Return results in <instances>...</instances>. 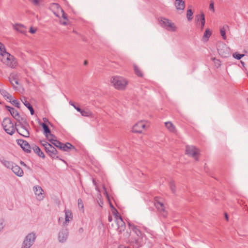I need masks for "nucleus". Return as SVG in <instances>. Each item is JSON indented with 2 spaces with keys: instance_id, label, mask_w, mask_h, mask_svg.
Segmentation results:
<instances>
[{
  "instance_id": "72a5a7b5",
  "label": "nucleus",
  "mask_w": 248,
  "mask_h": 248,
  "mask_svg": "<svg viewBox=\"0 0 248 248\" xmlns=\"http://www.w3.org/2000/svg\"><path fill=\"white\" fill-rule=\"evenodd\" d=\"M134 71L135 74L139 77H142L143 74L140 68L136 65H134Z\"/></svg>"
},
{
  "instance_id": "6e6552de",
  "label": "nucleus",
  "mask_w": 248,
  "mask_h": 248,
  "mask_svg": "<svg viewBox=\"0 0 248 248\" xmlns=\"http://www.w3.org/2000/svg\"><path fill=\"white\" fill-rule=\"evenodd\" d=\"M149 126L147 122L140 121L136 123L132 127V131L134 133H141Z\"/></svg>"
},
{
  "instance_id": "7c9ffc66",
  "label": "nucleus",
  "mask_w": 248,
  "mask_h": 248,
  "mask_svg": "<svg viewBox=\"0 0 248 248\" xmlns=\"http://www.w3.org/2000/svg\"><path fill=\"white\" fill-rule=\"evenodd\" d=\"M0 93L3 97L11 100L12 97V96L6 90L4 89H0Z\"/></svg>"
},
{
  "instance_id": "2f4dec72",
  "label": "nucleus",
  "mask_w": 248,
  "mask_h": 248,
  "mask_svg": "<svg viewBox=\"0 0 248 248\" xmlns=\"http://www.w3.org/2000/svg\"><path fill=\"white\" fill-rule=\"evenodd\" d=\"M211 31L208 29H206L204 35L203 36V39L205 41H207L208 40L210 36H211Z\"/></svg>"
},
{
  "instance_id": "cd10ccee",
  "label": "nucleus",
  "mask_w": 248,
  "mask_h": 248,
  "mask_svg": "<svg viewBox=\"0 0 248 248\" xmlns=\"http://www.w3.org/2000/svg\"><path fill=\"white\" fill-rule=\"evenodd\" d=\"M33 5L36 7L43 6L45 4L44 0H29Z\"/></svg>"
},
{
  "instance_id": "f704fd0d",
  "label": "nucleus",
  "mask_w": 248,
  "mask_h": 248,
  "mask_svg": "<svg viewBox=\"0 0 248 248\" xmlns=\"http://www.w3.org/2000/svg\"><path fill=\"white\" fill-rule=\"evenodd\" d=\"M46 137L47 138V139L51 143L54 141V140H56V137H55L54 135L52 134L51 132L50 133V134H48L47 135H46Z\"/></svg>"
},
{
  "instance_id": "c03bdc74",
  "label": "nucleus",
  "mask_w": 248,
  "mask_h": 248,
  "mask_svg": "<svg viewBox=\"0 0 248 248\" xmlns=\"http://www.w3.org/2000/svg\"><path fill=\"white\" fill-rule=\"evenodd\" d=\"M209 9L213 12H215L214 3L213 0L210 1V5H209Z\"/></svg>"
},
{
  "instance_id": "3c124183",
  "label": "nucleus",
  "mask_w": 248,
  "mask_h": 248,
  "mask_svg": "<svg viewBox=\"0 0 248 248\" xmlns=\"http://www.w3.org/2000/svg\"><path fill=\"white\" fill-rule=\"evenodd\" d=\"M130 231L128 232V231H126V232L124 233V235L125 237H129L130 236Z\"/></svg>"
},
{
  "instance_id": "a211bd4d",
  "label": "nucleus",
  "mask_w": 248,
  "mask_h": 248,
  "mask_svg": "<svg viewBox=\"0 0 248 248\" xmlns=\"http://www.w3.org/2000/svg\"><path fill=\"white\" fill-rule=\"evenodd\" d=\"M11 170L17 176L22 177L23 175L24 172L22 169L16 163L13 165Z\"/></svg>"
},
{
  "instance_id": "2eb2a0df",
  "label": "nucleus",
  "mask_w": 248,
  "mask_h": 248,
  "mask_svg": "<svg viewBox=\"0 0 248 248\" xmlns=\"http://www.w3.org/2000/svg\"><path fill=\"white\" fill-rule=\"evenodd\" d=\"M68 232L66 229H62L58 233V240L59 242H65L68 237Z\"/></svg>"
},
{
  "instance_id": "f8f14e48",
  "label": "nucleus",
  "mask_w": 248,
  "mask_h": 248,
  "mask_svg": "<svg viewBox=\"0 0 248 248\" xmlns=\"http://www.w3.org/2000/svg\"><path fill=\"white\" fill-rule=\"evenodd\" d=\"M45 151L46 153L52 158H58L57 156V151L56 148L50 144H46Z\"/></svg>"
},
{
  "instance_id": "8fccbe9b",
  "label": "nucleus",
  "mask_w": 248,
  "mask_h": 248,
  "mask_svg": "<svg viewBox=\"0 0 248 248\" xmlns=\"http://www.w3.org/2000/svg\"><path fill=\"white\" fill-rule=\"evenodd\" d=\"M4 226L3 221L0 220V232L3 230Z\"/></svg>"
},
{
  "instance_id": "b1692460",
  "label": "nucleus",
  "mask_w": 248,
  "mask_h": 248,
  "mask_svg": "<svg viewBox=\"0 0 248 248\" xmlns=\"http://www.w3.org/2000/svg\"><path fill=\"white\" fill-rule=\"evenodd\" d=\"M167 129L170 132L175 133L176 132L175 126L170 122H167L165 123Z\"/></svg>"
},
{
  "instance_id": "680f3d73",
  "label": "nucleus",
  "mask_w": 248,
  "mask_h": 248,
  "mask_svg": "<svg viewBox=\"0 0 248 248\" xmlns=\"http://www.w3.org/2000/svg\"><path fill=\"white\" fill-rule=\"evenodd\" d=\"M43 120H44L45 122H46V121L47 120V119H46V118H44V119H43Z\"/></svg>"
},
{
  "instance_id": "de8ad7c7",
  "label": "nucleus",
  "mask_w": 248,
  "mask_h": 248,
  "mask_svg": "<svg viewBox=\"0 0 248 248\" xmlns=\"http://www.w3.org/2000/svg\"><path fill=\"white\" fill-rule=\"evenodd\" d=\"M41 144L44 147L45 150L46 149V144H49L48 142L45 140H41L40 141Z\"/></svg>"
},
{
  "instance_id": "052dcab7",
  "label": "nucleus",
  "mask_w": 248,
  "mask_h": 248,
  "mask_svg": "<svg viewBox=\"0 0 248 248\" xmlns=\"http://www.w3.org/2000/svg\"><path fill=\"white\" fill-rule=\"evenodd\" d=\"M87 61H85L84 62V64L86 65V64H87Z\"/></svg>"
},
{
  "instance_id": "c9c22d12",
  "label": "nucleus",
  "mask_w": 248,
  "mask_h": 248,
  "mask_svg": "<svg viewBox=\"0 0 248 248\" xmlns=\"http://www.w3.org/2000/svg\"><path fill=\"white\" fill-rule=\"evenodd\" d=\"M51 143L53 144V145H54L58 148H59L60 149H61V147L62 144V143L57 140L56 139L54 140V141H53Z\"/></svg>"
},
{
  "instance_id": "e433bc0d",
  "label": "nucleus",
  "mask_w": 248,
  "mask_h": 248,
  "mask_svg": "<svg viewBox=\"0 0 248 248\" xmlns=\"http://www.w3.org/2000/svg\"><path fill=\"white\" fill-rule=\"evenodd\" d=\"M193 12L191 9H188L187 11L186 17L189 21H190L192 19Z\"/></svg>"
},
{
  "instance_id": "5fc2aeb1",
  "label": "nucleus",
  "mask_w": 248,
  "mask_h": 248,
  "mask_svg": "<svg viewBox=\"0 0 248 248\" xmlns=\"http://www.w3.org/2000/svg\"><path fill=\"white\" fill-rule=\"evenodd\" d=\"M112 217L111 216H109L108 217V221L109 222H111L112 221Z\"/></svg>"
},
{
  "instance_id": "a18cd8bd",
  "label": "nucleus",
  "mask_w": 248,
  "mask_h": 248,
  "mask_svg": "<svg viewBox=\"0 0 248 248\" xmlns=\"http://www.w3.org/2000/svg\"><path fill=\"white\" fill-rule=\"evenodd\" d=\"M4 52H6L4 46L1 43H0V54L2 56V54L4 53Z\"/></svg>"
},
{
  "instance_id": "9b49d317",
  "label": "nucleus",
  "mask_w": 248,
  "mask_h": 248,
  "mask_svg": "<svg viewBox=\"0 0 248 248\" xmlns=\"http://www.w3.org/2000/svg\"><path fill=\"white\" fill-rule=\"evenodd\" d=\"M219 54L222 57L227 58L230 56L228 47L225 44H221L217 48Z\"/></svg>"
},
{
  "instance_id": "aec40b11",
  "label": "nucleus",
  "mask_w": 248,
  "mask_h": 248,
  "mask_svg": "<svg viewBox=\"0 0 248 248\" xmlns=\"http://www.w3.org/2000/svg\"><path fill=\"white\" fill-rule=\"evenodd\" d=\"M13 27L15 30L21 33L25 34L27 32L26 27L22 24H16L13 25Z\"/></svg>"
},
{
  "instance_id": "473e14b6",
  "label": "nucleus",
  "mask_w": 248,
  "mask_h": 248,
  "mask_svg": "<svg viewBox=\"0 0 248 248\" xmlns=\"http://www.w3.org/2000/svg\"><path fill=\"white\" fill-rule=\"evenodd\" d=\"M41 125L44 129V134L45 136H46L48 134H50V133L51 132L48 126L46 124H45V123H42L41 124Z\"/></svg>"
},
{
  "instance_id": "37998d69",
  "label": "nucleus",
  "mask_w": 248,
  "mask_h": 248,
  "mask_svg": "<svg viewBox=\"0 0 248 248\" xmlns=\"http://www.w3.org/2000/svg\"><path fill=\"white\" fill-rule=\"evenodd\" d=\"M220 33L221 35L222 36L223 38L224 39H226V36L225 31L224 28H222L220 29Z\"/></svg>"
},
{
  "instance_id": "4c0bfd02",
  "label": "nucleus",
  "mask_w": 248,
  "mask_h": 248,
  "mask_svg": "<svg viewBox=\"0 0 248 248\" xmlns=\"http://www.w3.org/2000/svg\"><path fill=\"white\" fill-rule=\"evenodd\" d=\"M212 60L214 62L215 66L217 67H219L220 66L221 62H220V61L219 60L215 58H212Z\"/></svg>"
},
{
  "instance_id": "5701e85b",
  "label": "nucleus",
  "mask_w": 248,
  "mask_h": 248,
  "mask_svg": "<svg viewBox=\"0 0 248 248\" xmlns=\"http://www.w3.org/2000/svg\"><path fill=\"white\" fill-rule=\"evenodd\" d=\"M21 100L24 105L30 110L31 114L33 115L34 114L33 108L31 104L27 100L26 98L23 97L21 98Z\"/></svg>"
},
{
  "instance_id": "79ce46f5",
  "label": "nucleus",
  "mask_w": 248,
  "mask_h": 248,
  "mask_svg": "<svg viewBox=\"0 0 248 248\" xmlns=\"http://www.w3.org/2000/svg\"><path fill=\"white\" fill-rule=\"evenodd\" d=\"M78 206L79 209H81L83 210L84 209V205L82 202V201L81 199H78Z\"/></svg>"
},
{
  "instance_id": "dca6fc26",
  "label": "nucleus",
  "mask_w": 248,
  "mask_h": 248,
  "mask_svg": "<svg viewBox=\"0 0 248 248\" xmlns=\"http://www.w3.org/2000/svg\"><path fill=\"white\" fill-rule=\"evenodd\" d=\"M116 222L118 226V230L120 232H122L125 229V223L124 222L121 216L115 215Z\"/></svg>"
},
{
  "instance_id": "1a4fd4ad",
  "label": "nucleus",
  "mask_w": 248,
  "mask_h": 248,
  "mask_svg": "<svg viewBox=\"0 0 248 248\" xmlns=\"http://www.w3.org/2000/svg\"><path fill=\"white\" fill-rule=\"evenodd\" d=\"M154 204L158 211L160 212L162 216L164 217H166L167 216V212L166 210V208L164 204L160 201V199L157 198H155V199Z\"/></svg>"
},
{
  "instance_id": "423d86ee",
  "label": "nucleus",
  "mask_w": 248,
  "mask_h": 248,
  "mask_svg": "<svg viewBox=\"0 0 248 248\" xmlns=\"http://www.w3.org/2000/svg\"><path fill=\"white\" fill-rule=\"evenodd\" d=\"M2 127L5 131L10 135H12L15 132L13 123L9 118H5L2 123Z\"/></svg>"
},
{
  "instance_id": "4468645a",
  "label": "nucleus",
  "mask_w": 248,
  "mask_h": 248,
  "mask_svg": "<svg viewBox=\"0 0 248 248\" xmlns=\"http://www.w3.org/2000/svg\"><path fill=\"white\" fill-rule=\"evenodd\" d=\"M9 81L15 90H17V87L15 84H18V76L16 73H12L9 77Z\"/></svg>"
},
{
  "instance_id": "393cba45",
  "label": "nucleus",
  "mask_w": 248,
  "mask_h": 248,
  "mask_svg": "<svg viewBox=\"0 0 248 248\" xmlns=\"http://www.w3.org/2000/svg\"><path fill=\"white\" fill-rule=\"evenodd\" d=\"M196 18L197 19V20L200 21L201 23V30H203L204 25H205V16L203 14V13H202L201 15H199L196 16Z\"/></svg>"
},
{
  "instance_id": "0eeeda50",
  "label": "nucleus",
  "mask_w": 248,
  "mask_h": 248,
  "mask_svg": "<svg viewBox=\"0 0 248 248\" xmlns=\"http://www.w3.org/2000/svg\"><path fill=\"white\" fill-rule=\"evenodd\" d=\"M159 21L161 26L165 28L167 30L170 31H175L176 27L174 23H172L170 20L166 18L161 17L159 19Z\"/></svg>"
},
{
  "instance_id": "bb28decb",
  "label": "nucleus",
  "mask_w": 248,
  "mask_h": 248,
  "mask_svg": "<svg viewBox=\"0 0 248 248\" xmlns=\"http://www.w3.org/2000/svg\"><path fill=\"white\" fill-rule=\"evenodd\" d=\"M7 108L14 118L16 119L19 118V116L17 110L10 107H7Z\"/></svg>"
},
{
  "instance_id": "7ed1b4c3",
  "label": "nucleus",
  "mask_w": 248,
  "mask_h": 248,
  "mask_svg": "<svg viewBox=\"0 0 248 248\" xmlns=\"http://www.w3.org/2000/svg\"><path fill=\"white\" fill-rule=\"evenodd\" d=\"M2 56L1 61L3 63L11 68H15L16 67L17 62L13 56L7 52H4Z\"/></svg>"
},
{
  "instance_id": "864d4df0",
  "label": "nucleus",
  "mask_w": 248,
  "mask_h": 248,
  "mask_svg": "<svg viewBox=\"0 0 248 248\" xmlns=\"http://www.w3.org/2000/svg\"><path fill=\"white\" fill-rule=\"evenodd\" d=\"M78 232L79 233H82L83 232V229L82 228H80L78 230Z\"/></svg>"
},
{
  "instance_id": "4be33fe9",
  "label": "nucleus",
  "mask_w": 248,
  "mask_h": 248,
  "mask_svg": "<svg viewBox=\"0 0 248 248\" xmlns=\"http://www.w3.org/2000/svg\"><path fill=\"white\" fill-rule=\"evenodd\" d=\"M0 162L6 168L9 169H12L15 163L12 161L6 160L4 158H0Z\"/></svg>"
},
{
  "instance_id": "9d476101",
  "label": "nucleus",
  "mask_w": 248,
  "mask_h": 248,
  "mask_svg": "<svg viewBox=\"0 0 248 248\" xmlns=\"http://www.w3.org/2000/svg\"><path fill=\"white\" fill-rule=\"evenodd\" d=\"M186 152L187 155L194 158L196 160H198V156L200 154V150L193 146H186Z\"/></svg>"
},
{
  "instance_id": "bf43d9fd",
  "label": "nucleus",
  "mask_w": 248,
  "mask_h": 248,
  "mask_svg": "<svg viewBox=\"0 0 248 248\" xmlns=\"http://www.w3.org/2000/svg\"><path fill=\"white\" fill-rule=\"evenodd\" d=\"M61 219H62V218H59V222H60Z\"/></svg>"
},
{
  "instance_id": "f257e3e1",
  "label": "nucleus",
  "mask_w": 248,
  "mask_h": 248,
  "mask_svg": "<svg viewBox=\"0 0 248 248\" xmlns=\"http://www.w3.org/2000/svg\"><path fill=\"white\" fill-rule=\"evenodd\" d=\"M111 83L115 89L119 90H124L128 84V81L120 76H114L110 79Z\"/></svg>"
},
{
  "instance_id": "f03ea898",
  "label": "nucleus",
  "mask_w": 248,
  "mask_h": 248,
  "mask_svg": "<svg viewBox=\"0 0 248 248\" xmlns=\"http://www.w3.org/2000/svg\"><path fill=\"white\" fill-rule=\"evenodd\" d=\"M129 225L131 227V229L132 230L133 233L136 235V236L133 238V237H130L128 239V241L129 243L133 244V246L135 248H139L141 246V244L139 242V237L141 235V232L135 225H132L130 224H129Z\"/></svg>"
},
{
  "instance_id": "13d9d810",
  "label": "nucleus",
  "mask_w": 248,
  "mask_h": 248,
  "mask_svg": "<svg viewBox=\"0 0 248 248\" xmlns=\"http://www.w3.org/2000/svg\"><path fill=\"white\" fill-rule=\"evenodd\" d=\"M225 218H226V219L227 220H228V216L227 214H225Z\"/></svg>"
},
{
  "instance_id": "f3484780",
  "label": "nucleus",
  "mask_w": 248,
  "mask_h": 248,
  "mask_svg": "<svg viewBox=\"0 0 248 248\" xmlns=\"http://www.w3.org/2000/svg\"><path fill=\"white\" fill-rule=\"evenodd\" d=\"M33 189L37 199L39 200H43L44 198L43 192L44 191L42 187L39 186H36L33 187Z\"/></svg>"
},
{
  "instance_id": "4d7b16f0",
  "label": "nucleus",
  "mask_w": 248,
  "mask_h": 248,
  "mask_svg": "<svg viewBox=\"0 0 248 248\" xmlns=\"http://www.w3.org/2000/svg\"><path fill=\"white\" fill-rule=\"evenodd\" d=\"M20 163H21V164H22V165H23V166H26V164H25V163H24V162H23V161H21V162H20Z\"/></svg>"
},
{
  "instance_id": "6e6d98bb",
  "label": "nucleus",
  "mask_w": 248,
  "mask_h": 248,
  "mask_svg": "<svg viewBox=\"0 0 248 248\" xmlns=\"http://www.w3.org/2000/svg\"><path fill=\"white\" fill-rule=\"evenodd\" d=\"M61 23L63 25H66L67 24V22L66 21H61Z\"/></svg>"
},
{
  "instance_id": "58836bf2",
  "label": "nucleus",
  "mask_w": 248,
  "mask_h": 248,
  "mask_svg": "<svg viewBox=\"0 0 248 248\" xmlns=\"http://www.w3.org/2000/svg\"><path fill=\"white\" fill-rule=\"evenodd\" d=\"M244 55V54H240L237 53L233 54V57L237 60H240Z\"/></svg>"
},
{
  "instance_id": "20e7f679",
  "label": "nucleus",
  "mask_w": 248,
  "mask_h": 248,
  "mask_svg": "<svg viewBox=\"0 0 248 248\" xmlns=\"http://www.w3.org/2000/svg\"><path fill=\"white\" fill-rule=\"evenodd\" d=\"M30 126L28 122L26 121L22 123H20L16 127L17 132L21 136L26 138H28L30 136Z\"/></svg>"
},
{
  "instance_id": "49530a36",
  "label": "nucleus",
  "mask_w": 248,
  "mask_h": 248,
  "mask_svg": "<svg viewBox=\"0 0 248 248\" xmlns=\"http://www.w3.org/2000/svg\"><path fill=\"white\" fill-rule=\"evenodd\" d=\"M69 104L73 106L78 111H81V108L78 107H77L73 102L70 101Z\"/></svg>"
},
{
  "instance_id": "c85d7f7f",
  "label": "nucleus",
  "mask_w": 248,
  "mask_h": 248,
  "mask_svg": "<svg viewBox=\"0 0 248 248\" xmlns=\"http://www.w3.org/2000/svg\"><path fill=\"white\" fill-rule=\"evenodd\" d=\"M32 149H33V151L36 154H37L39 157H42L43 158H45V156L44 154L43 153V152H42L41 151V150L39 147L35 145L32 147Z\"/></svg>"
},
{
  "instance_id": "412c9836",
  "label": "nucleus",
  "mask_w": 248,
  "mask_h": 248,
  "mask_svg": "<svg viewBox=\"0 0 248 248\" xmlns=\"http://www.w3.org/2000/svg\"><path fill=\"white\" fill-rule=\"evenodd\" d=\"M175 6L178 10H184L185 7V2L183 0H175Z\"/></svg>"
},
{
  "instance_id": "ea45409f",
  "label": "nucleus",
  "mask_w": 248,
  "mask_h": 248,
  "mask_svg": "<svg viewBox=\"0 0 248 248\" xmlns=\"http://www.w3.org/2000/svg\"><path fill=\"white\" fill-rule=\"evenodd\" d=\"M170 187L171 191L172 193H175V186L173 182H171L170 183Z\"/></svg>"
},
{
  "instance_id": "39448f33",
  "label": "nucleus",
  "mask_w": 248,
  "mask_h": 248,
  "mask_svg": "<svg viewBox=\"0 0 248 248\" xmlns=\"http://www.w3.org/2000/svg\"><path fill=\"white\" fill-rule=\"evenodd\" d=\"M36 238L34 232L29 233L25 238L21 248H30L34 244Z\"/></svg>"
},
{
  "instance_id": "09e8293b",
  "label": "nucleus",
  "mask_w": 248,
  "mask_h": 248,
  "mask_svg": "<svg viewBox=\"0 0 248 248\" xmlns=\"http://www.w3.org/2000/svg\"><path fill=\"white\" fill-rule=\"evenodd\" d=\"M37 29L31 27L30 29V32L32 34H34L36 32Z\"/></svg>"
},
{
  "instance_id": "6ab92c4d",
  "label": "nucleus",
  "mask_w": 248,
  "mask_h": 248,
  "mask_svg": "<svg viewBox=\"0 0 248 248\" xmlns=\"http://www.w3.org/2000/svg\"><path fill=\"white\" fill-rule=\"evenodd\" d=\"M65 213V221L62 223L63 225H66L70 221L73 219V215L71 211L69 210L65 209L64 210Z\"/></svg>"
},
{
  "instance_id": "a878e982",
  "label": "nucleus",
  "mask_w": 248,
  "mask_h": 248,
  "mask_svg": "<svg viewBox=\"0 0 248 248\" xmlns=\"http://www.w3.org/2000/svg\"><path fill=\"white\" fill-rule=\"evenodd\" d=\"M81 115L84 117L93 118V114L88 109L82 110L81 109V111H79Z\"/></svg>"
},
{
  "instance_id": "a19ab883",
  "label": "nucleus",
  "mask_w": 248,
  "mask_h": 248,
  "mask_svg": "<svg viewBox=\"0 0 248 248\" xmlns=\"http://www.w3.org/2000/svg\"><path fill=\"white\" fill-rule=\"evenodd\" d=\"M10 100V102L15 105L16 107L18 108L20 107V103L17 100L14 99L12 101H11V100Z\"/></svg>"
},
{
  "instance_id": "603ef678",
  "label": "nucleus",
  "mask_w": 248,
  "mask_h": 248,
  "mask_svg": "<svg viewBox=\"0 0 248 248\" xmlns=\"http://www.w3.org/2000/svg\"><path fill=\"white\" fill-rule=\"evenodd\" d=\"M62 17L65 19H67L66 15L65 14V13H64L63 10H62Z\"/></svg>"
},
{
  "instance_id": "ddd939ff",
  "label": "nucleus",
  "mask_w": 248,
  "mask_h": 248,
  "mask_svg": "<svg viewBox=\"0 0 248 248\" xmlns=\"http://www.w3.org/2000/svg\"><path fill=\"white\" fill-rule=\"evenodd\" d=\"M17 143L27 153L31 152V148L29 143L23 140L19 139L16 140Z\"/></svg>"
},
{
  "instance_id": "c756f323",
  "label": "nucleus",
  "mask_w": 248,
  "mask_h": 248,
  "mask_svg": "<svg viewBox=\"0 0 248 248\" xmlns=\"http://www.w3.org/2000/svg\"><path fill=\"white\" fill-rule=\"evenodd\" d=\"M74 148V147L69 142H67L65 144L62 143L61 150H62L64 151L68 152L71 149Z\"/></svg>"
}]
</instances>
